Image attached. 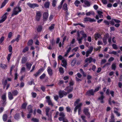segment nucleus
Wrapping results in <instances>:
<instances>
[{"mask_svg":"<svg viewBox=\"0 0 122 122\" xmlns=\"http://www.w3.org/2000/svg\"><path fill=\"white\" fill-rule=\"evenodd\" d=\"M103 17L102 15H96V19L98 20L99 17L100 18H102Z\"/></svg>","mask_w":122,"mask_h":122,"instance_id":"nucleus-44","label":"nucleus"},{"mask_svg":"<svg viewBox=\"0 0 122 122\" xmlns=\"http://www.w3.org/2000/svg\"><path fill=\"white\" fill-rule=\"evenodd\" d=\"M33 43V41L32 40H29L27 44L29 46H30L32 45Z\"/></svg>","mask_w":122,"mask_h":122,"instance_id":"nucleus-40","label":"nucleus"},{"mask_svg":"<svg viewBox=\"0 0 122 122\" xmlns=\"http://www.w3.org/2000/svg\"><path fill=\"white\" fill-rule=\"evenodd\" d=\"M42 16L41 12L40 11H37L35 17L36 20L37 21H39Z\"/></svg>","mask_w":122,"mask_h":122,"instance_id":"nucleus-3","label":"nucleus"},{"mask_svg":"<svg viewBox=\"0 0 122 122\" xmlns=\"http://www.w3.org/2000/svg\"><path fill=\"white\" fill-rule=\"evenodd\" d=\"M27 58L26 57H24L22 58L21 60L22 63L24 64L27 61Z\"/></svg>","mask_w":122,"mask_h":122,"instance_id":"nucleus-24","label":"nucleus"},{"mask_svg":"<svg viewBox=\"0 0 122 122\" xmlns=\"http://www.w3.org/2000/svg\"><path fill=\"white\" fill-rule=\"evenodd\" d=\"M112 46L114 49L117 50L118 49L117 46L116 44H113L112 45Z\"/></svg>","mask_w":122,"mask_h":122,"instance_id":"nucleus-50","label":"nucleus"},{"mask_svg":"<svg viewBox=\"0 0 122 122\" xmlns=\"http://www.w3.org/2000/svg\"><path fill=\"white\" fill-rule=\"evenodd\" d=\"M55 25L54 24H52L49 27V29L50 30H53L54 28Z\"/></svg>","mask_w":122,"mask_h":122,"instance_id":"nucleus-53","label":"nucleus"},{"mask_svg":"<svg viewBox=\"0 0 122 122\" xmlns=\"http://www.w3.org/2000/svg\"><path fill=\"white\" fill-rule=\"evenodd\" d=\"M26 65L27 67L30 70L31 68V67L32 66V64L30 63H27L26 64Z\"/></svg>","mask_w":122,"mask_h":122,"instance_id":"nucleus-37","label":"nucleus"},{"mask_svg":"<svg viewBox=\"0 0 122 122\" xmlns=\"http://www.w3.org/2000/svg\"><path fill=\"white\" fill-rule=\"evenodd\" d=\"M76 63V60H74L72 61L71 63V65L72 66H74Z\"/></svg>","mask_w":122,"mask_h":122,"instance_id":"nucleus-43","label":"nucleus"},{"mask_svg":"<svg viewBox=\"0 0 122 122\" xmlns=\"http://www.w3.org/2000/svg\"><path fill=\"white\" fill-rule=\"evenodd\" d=\"M85 5L87 7L90 6L91 5V2L87 0H84V1Z\"/></svg>","mask_w":122,"mask_h":122,"instance_id":"nucleus-20","label":"nucleus"},{"mask_svg":"<svg viewBox=\"0 0 122 122\" xmlns=\"http://www.w3.org/2000/svg\"><path fill=\"white\" fill-rule=\"evenodd\" d=\"M4 36H2L0 39V44L2 43L3 41H4Z\"/></svg>","mask_w":122,"mask_h":122,"instance_id":"nucleus-60","label":"nucleus"},{"mask_svg":"<svg viewBox=\"0 0 122 122\" xmlns=\"http://www.w3.org/2000/svg\"><path fill=\"white\" fill-rule=\"evenodd\" d=\"M12 36V33L11 32H10L8 34V37L9 38H11Z\"/></svg>","mask_w":122,"mask_h":122,"instance_id":"nucleus-64","label":"nucleus"},{"mask_svg":"<svg viewBox=\"0 0 122 122\" xmlns=\"http://www.w3.org/2000/svg\"><path fill=\"white\" fill-rule=\"evenodd\" d=\"M81 118L82 119L83 121L84 122H87V121L85 119L86 117L84 115H82L81 116Z\"/></svg>","mask_w":122,"mask_h":122,"instance_id":"nucleus-42","label":"nucleus"},{"mask_svg":"<svg viewBox=\"0 0 122 122\" xmlns=\"http://www.w3.org/2000/svg\"><path fill=\"white\" fill-rule=\"evenodd\" d=\"M42 27L41 26H38L37 29V30L38 32L41 31L42 30Z\"/></svg>","mask_w":122,"mask_h":122,"instance_id":"nucleus-46","label":"nucleus"},{"mask_svg":"<svg viewBox=\"0 0 122 122\" xmlns=\"http://www.w3.org/2000/svg\"><path fill=\"white\" fill-rule=\"evenodd\" d=\"M27 5H28L30 7L33 9L35 7H38L39 5L37 4H31L30 3H27Z\"/></svg>","mask_w":122,"mask_h":122,"instance_id":"nucleus-13","label":"nucleus"},{"mask_svg":"<svg viewBox=\"0 0 122 122\" xmlns=\"http://www.w3.org/2000/svg\"><path fill=\"white\" fill-rule=\"evenodd\" d=\"M73 87L70 86H68L65 89V90L67 91V93H69L71 92L73 90Z\"/></svg>","mask_w":122,"mask_h":122,"instance_id":"nucleus-12","label":"nucleus"},{"mask_svg":"<svg viewBox=\"0 0 122 122\" xmlns=\"http://www.w3.org/2000/svg\"><path fill=\"white\" fill-rule=\"evenodd\" d=\"M59 71L61 74H63L64 72L63 68L62 67L59 68Z\"/></svg>","mask_w":122,"mask_h":122,"instance_id":"nucleus-34","label":"nucleus"},{"mask_svg":"<svg viewBox=\"0 0 122 122\" xmlns=\"http://www.w3.org/2000/svg\"><path fill=\"white\" fill-rule=\"evenodd\" d=\"M54 99L56 101H57L59 98V96L57 95H55L54 96Z\"/></svg>","mask_w":122,"mask_h":122,"instance_id":"nucleus-57","label":"nucleus"},{"mask_svg":"<svg viewBox=\"0 0 122 122\" xmlns=\"http://www.w3.org/2000/svg\"><path fill=\"white\" fill-rule=\"evenodd\" d=\"M8 116L7 114H5L3 116V119L4 121H5L6 120Z\"/></svg>","mask_w":122,"mask_h":122,"instance_id":"nucleus-32","label":"nucleus"},{"mask_svg":"<svg viewBox=\"0 0 122 122\" xmlns=\"http://www.w3.org/2000/svg\"><path fill=\"white\" fill-rule=\"evenodd\" d=\"M109 35L108 34L106 36H105L104 37H103V43H104L105 45H106V44L107 43V39L108 37V36Z\"/></svg>","mask_w":122,"mask_h":122,"instance_id":"nucleus-23","label":"nucleus"},{"mask_svg":"<svg viewBox=\"0 0 122 122\" xmlns=\"http://www.w3.org/2000/svg\"><path fill=\"white\" fill-rule=\"evenodd\" d=\"M83 111L85 114L88 118H89L90 117V114L89 112V109L87 107H84Z\"/></svg>","mask_w":122,"mask_h":122,"instance_id":"nucleus-4","label":"nucleus"},{"mask_svg":"<svg viewBox=\"0 0 122 122\" xmlns=\"http://www.w3.org/2000/svg\"><path fill=\"white\" fill-rule=\"evenodd\" d=\"M13 95L11 92H9L8 94V97L9 99L10 100H11L13 98Z\"/></svg>","mask_w":122,"mask_h":122,"instance_id":"nucleus-21","label":"nucleus"},{"mask_svg":"<svg viewBox=\"0 0 122 122\" xmlns=\"http://www.w3.org/2000/svg\"><path fill=\"white\" fill-rule=\"evenodd\" d=\"M46 102H47L49 101H50L51 100L50 99V97L49 96H47L46 97Z\"/></svg>","mask_w":122,"mask_h":122,"instance_id":"nucleus-47","label":"nucleus"},{"mask_svg":"<svg viewBox=\"0 0 122 122\" xmlns=\"http://www.w3.org/2000/svg\"><path fill=\"white\" fill-rule=\"evenodd\" d=\"M84 20L85 21H89L91 22H95L96 21L94 19H91L90 17H86L84 18Z\"/></svg>","mask_w":122,"mask_h":122,"instance_id":"nucleus-14","label":"nucleus"},{"mask_svg":"<svg viewBox=\"0 0 122 122\" xmlns=\"http://www.w3.org/2000/svg\"><path fill=\"white\" fill-rule=\"evenodd\" d=\"M1 97L2 100V102H3V106H5L6 104L5 102L6 101V95L5 94H4L2 95Z\"/></svg>","mask_w":122,"mask_h":122,"instance_id":"nucleus-10","label":"nucleus"},{"mask_svg":"<svg viewBox=\"0 0 122 122\" xmlns=\"http://www.w3.org/2000/svg\"><path fill=\"white\" fill-rule=\"evenodd\" d=\"M42 70V69H41L39 70L37 72L36 74H34V75L36 77L37 76L39 75V74L41 72V71Z\"/></svg>","mask_w":122,"mask_h":122,"instance_id":"nucleus-31","label":"nucleus"},{"mask_svg":"<svg viewBox=\"0 0 122 122\" xmlns=\"http://www.w3.org/2000/svg\"><path fill=\"white\" fill-rule=\"evenodd\" d=\"M27 104L26 103H25L23 104L22 106V107L23 109H25L26 106Z\"/></svg>","mask_w":122,"mask_h":122,"instance_id":"nucleus-54","label":"nucleus"},{"mask_svg":"<svg viewBox=\"0 0 122 122\" xmlns=\"http://www.w3.org/2000/svg\"><path fill=\"white\" fill-rule=\"evenodd\" d=\"M93 49V47L92 46L90 47L88 50L86 52V56L88 57L89 55V54L91 53Z\"/></svg>","mask_w":122,"mask_h":122,"instance_id":"nucleus-8","label":"nucleus"},{"mask_svg":"<svg viewBox=\"0 0 122 122\" xmlns=\"http://www.w3.org/2000/svg\"><path fill=\"white\" fill-rule=\"evenodd\" d=\"M12 48L11 46L10 45L9 46V50L10 52H11L12 51Z\"/></svg>","mask_w":122,"mask_h":122,"instance_id":"nucleus-62","label":"nucleus"},{"mask_svg":"<svg viewBox=\"0 0 122 122\" xmlns=\"http://www.w3.org/2000/svg\"><path fill=\"white\" fill-rule=\"evenodd\" d=\"M116 67V63H113L112 65V69L115 70Z\"/></svg>","mask_w":122,"mask_h":122,"instance_id":"nucleus-38","label":"nucleus"},{"mask_svg":"<svg viewBox=\"0 0 122 122\" xmlns=\"http://www.w3.org/2000/svg\"><path fill=\"white\" fill-rule=\"evenodd\" d=\"M50 108L48 107L46 108V115L48 117V120L50 122H51L52 121V114L54 110H51V111L50 113Z\"/></svg>","mask_w":122,"mask_h":122,"instance_id":"nucleus-1","label":"nucleus"},{"mask_svg":"<svg viewBox=\"0 0 122 122\" xmlns=\"http://www.w3.org/2000/svg\"><path fill=\"white\" fill-rule=\"evenodd\" d=\"M101 95L98 98V100L100 101V102L102 103H104L103 99L105 98V96L103 95V93L102 92H100Z\"/></svg>","mask_w":122,"mask_h":122,"instance_id":"nucleus-7","label":"nucleus"},{"mask_svg":"<svg viewBox=\"0 0 122 122\" xmlns=\"http://www.w3.org/2000/svg\"><path fill=\"white\" fill-rule=\"evenodd\" d=\"M0 66L3 69H4L6 68V66L5 64H0Z\"/></svg>","mask_w":122,"mask_h":122,"instance_id":"nucleus-41","label":"nucleus"},{"mask_svg":"<svg viewBox=\"0 0 122 122\" xmlns=\"http://www.w3.org/2000/svg\"><path fill=\"white\" fill-rule=\"evenodd\" d=\"M11 93L13 96H15L18 94V92L16 90H15L12 91Z\"/></svg>","mask_w":122,"mask_h":122,"instance_id":"nucleus-27","label":"nucleus"},{"mask_svg":"<svg viewBox=\"0 0 122 122\" xmlns=\"http://www.w3.org/2000/svg\"><path fill=\"white\" fill-rule=\"evenodd\" d=\"M65 117H59L58 118L59 120L60 121H63L64 119H65Z\"/></svg>","mask_w":122,"mask_h":122,"instance_id":"nucleus-55","label":"nucleus"},{"mask_svg":"<svg viewBox=\"0 0 122 122\" xmlns=\"http://www.w3.org/2000/svg\"><path fill=\"white\" fill-rule=\"evenodd\" d=\"M94 12L91 11L86 13V15H90L91 14H94Z\"/></svg>","mask_w":122,"mask_h":122,"instance_id":"nucleus-36","label":"nucleus"},{"mask_svg":"<svg viewBox=\"0 0 122 122\" xmlns=\"http://www.w3.org/2000/svg\"><path fill=\"white\" fill-rule=\"evenodd\" d=\"M8 1V0H5L1 5L0 7V8H1L3 7Z\"/></svg>","mask_w":122,"mask_h":122,"instance_id":"nucleus-28","label":"nucleus"},{"mask_svg":"<svg viewBox=\"0 0 122 122\" xmlns=\"http://www.w3.org/2000/svg\"><path fill=\"white\" fill-rule=\"evenodd\" d=\"M82 103H80L77 105L74 108V111L75 112L77 111V109H78V112H81V107L82 105Z\"/></svg>","mask_w":122,"mask_h":122,"instance_id":"nucleus-5","label":"nucleus"},{"mask_svg":"<svg viewBox=\"0 0 122 122\" xmlns=\"http://www.w3.org/2000/svg\"><path fill=\"white\" fill-rule=\"evenodd\" d=\"M94 36L96 41L97 40L98 38H100L101 36V35L97 33L95 34L94 35Z\"/></svg>","mask_w":122,"mask_h":122,"instance_id":"nucleus-19","label":"nucleus"},{"mask_svg":"<svg viewBox=\"0 0 122 122\" xmlns=\"http://www.w3.org/2000/svg\"><path fill=\"white\" fill-rule=\"evenodd\" d=\"M27 109L28 111H29V113H32V107L31 105H29L28 106Z\"/></svg>","mask_w":122,"mask_h":122,"instance_id":"nucleus-25","label":"nucleus"},{"mask_svg":"<svg viewBox=\"0 0 122 122\" xmlns=\"http://www.w3.org/2000/svg\"><path fill=\"white\" fill-rule=\"evenodd\" d=\"M63 9L65 10H67V5L66 3H65L63 5Z\"/></svg>","mask_w":122,"mask_h":122,"instance_id":"nucleus-33","label":"nucleus"},{"mask_svg":"<svg viewBox=\"0 0 122 122\" xmlns=\"http://www.w3.org/2000/svg\"><path fill=\"white\" fill-rule=\"evenodd\" d=\"M46 76V75L45 73H43L40 77L41 79H43Z\"/></svg>","mask_w":122,"mask_h":122,"instance_id":"nucleus-45","label":"nucleus"},{"mask_svg":"<svg viewBox=\"0 0 122 122\" xmlns=\"http://www.w3.org/2000/svg\"><path fill=\"white\" fill-rule=\"evenodd\" d=\"M62 66L65 68L66 67L67 62L66 60L64 59L62 61Z\"/></svg>","mask_w":122,"mask_h":122,"instance_id":"nucleus-17","label":"nucleus"},{"mask_svg":"<svg viewBox=\"0 0 122 122\" xmlns=\"http://www.w3.org/2000/svg\"><path fill=\"white\" fill-rule=\"evenodd\" d=\"M80 2L78 0H76L74 4L76 6L78 7L79 5L80 4Z\"/></svg>","mask_w":122,"mask_h":122,"instance_id":"nucleus-30","label":"nucleus"},{"mask_svg":"<svg viewBox=\"0 0 122 122\" xmlns=\"http://www.w3.org/2000/svg\"><path fill=\"white\" fill-rule=\"evenodd\" d=\"M11 56V54H9L7 57V59L8 61H9L10 59V57Z\"/></svg>","mask_w":122,"mask_h":122,"instance_id":"nucleus-58","label":"nucleus"},{"mask_svg":"<svg viewBox=\"0 0 122 122\" xmlns=\"http://www.w3.org/2000/svg\"><path fill=\"white\" fill-rule=\"evenodd\" d=\"M57 0H52V5L54 7H55L56 4Z\"/></svg>","mask_w":122,"mask_h":122,"instance_id":"nucleus-29","label":"nucleus"},{"mask_svg":"<svg viewBox=\"0 0 122 122\" xmlns=\"http://www.w3.org/2000/svg\"><path fill=\"white\" fill-rule=\"evenodd\" d=\"M21 8L19 7V5L17 6L13 9V12L11 15V16H13L15 15H17L19 12H21Z\"/></svg>","mask_w":122,"mask_h":122,"instance_id":"nucleus-2","label":"nucleus"},{"mask_svg":"<svg viewBox=\"0 0 122 122\" xmlns=\"http://www.w3.org/2000/svg\"><path fill=\"white\" fill-rule=\"evenodd\" d=\"M8 13H5L2 16L1 19L0 20V23H1L4 21L7 18V15H8Z\"/></svg>","mask_w":122,"mask_h":122,"instance_id":"nucleus-6","label":"nucleus"},{"mask_svg":"<svg viewBox=\"0 0 122 122\" xmlns=\"http://www.w3.org/2000/svg\"><path fill=\"white\" fill-rule=\"evenodd\" d=\"M48 12H44L43 14V19L44 21H46L48 17Z\"/></svg>","mask_w":122,"mask_h":122,"instance_id":"nucleus-16","label":"nucleus"},{"mask_svg":"<svg viewBox=\"0 0 122 122\" xmlns=\"http://www.w3.org/2000/svg\"><path fill=\"white\" fill-rule=\"evenodd\" d=\"M20 36L19 35H18L16 38L15 39V40L17 42H18L20 38Z\"/></svg>","mask_w":122,"mask_h":122,"instance_id":"nucleus-61","label":"nucleus"},{"mask_svg":"<svg viewBox=\"0 0 122 122\" xmlns=\"http://www.w3.org/2000/svg\"><path fill=\"white\" fill-rule=\"evenodd\" d=\"M31 94L33 98H35L37 94L36 93L32 92L31 93Z\"/></svg>","mask_w":122,"mask_h":122,"instance_id":"nucleus-51","label":"nucleus"},{"mask_svg":"<svg viewBox=\"0 0 122 122\" xmlns=\"http://www.w3.org/2000/svg\"><path fill=\"white\" fill-rule=\"evenodd\" d=\"M59 115L60 116L63 117H65V116L64 113L63 112H61L60 113Z\"/></svg>","mask_w":122,"mask_h":122,"instance_id":"nucleus-52","label":"nucleus"},{"mask_svg":"<svg viewBox=\"0 0 122 122\" xmlns=\"http://www.w3.org/2000/svg\"><path fill=\"white\" fill-rule=\"evenodd\" d=\"M94 90L92 89H91L87 91L86 93V95L88 96H90L91 95H94Z\"/></svg>","mask_w":122,"mask_h":122,"instance_id":"nucleus-15","label":"nucleus"},{"mask_svg":"<svg viewBox=\"0 0 122 122\" xmlns=\"http://www.w3.org/2000/svg\"><path fill=\"white\" fill-rule=\"evenodd\" d=\"M48 103V105H51L52 107L53 106V104L51 100L50 101H49L47 102Z\"/></svg>","mask_w":122,"mask_h":122,"instance_id":"nucleus-49","label":"nucleus"},{"mask_svg":"<svg viewBox=\"0 0 122 122\" xmlns=\"http://www.w3.org/2000/svg\"><path fill=\"white\" fill-rule=\"evenodd\" d=\"M47 71L50 76L52 75L53 74L52 71L50 67H48L47 69Z\"/></svg>","mask_w":122,"mask_h":122,"instance_id":"nucleus-18","label":"nucleus"},{"mask_svg":"<svg viewBox=\"0 0 122 122\" xmlns=\"http://www.w3.org/2000/svg\"><path fill=\"white\" fill-rule=\"evenodd\" d=\"M20 118L19 114L18 113H16L15 114L14 116V118L16 120L19 119Z\"/></svg>","mask_w":122,"mask_h":122,"instance_id":"nucleus-35","label":"nucleus"},{"mask_svg":"<svg viewBox=\"0 0 122 122\" xmlns=\"http://www.w3.org/2000/svg\"><path fill=\"white\" fill-rule=\"evenodd\" d=\"M31 120L34 122H38V120L36 118H33Z\"/></svg>","mask_w":122,"mask_h":122,"instance_id":"nucleus-56","label":"nucleus"},{"mask_svg":"<svg viewBox=\"0 0 122 122\" xmlns=\"http://www.w3.org/2000/svg\"><path fill=\"white\" fill-rule=\"evenodd\" d=\"M111 119L109 120V122H115V120L114 119V116L113 114H111Z\"/></svg>","mask_w":122,"mask_h":122,"instance_id":"nucleus-22","label":"nucleus"},{"mask_svg":"<svg viewBox=\"0 0 122 122\" xmlns=\"http://www.w3.org/2000/svg\"><path fill=\"white\" fill-rule=\"evenodd\" d=\"M69 84L70 85L69 86H71L73 85L74 84V81L72 79H71L70 81Z\"/></svg>","mask_w":122,"mask_h":122,"instance_id":"nucleus-48","label":"nucleus"},{"mask_svg":"<svg viewBox=\"0 0 122 122\" xmlns=\"http://www.w3.org/2000/svg\"><path fill=\"white\" fill-rule=\"evenodd\" d=\"M80 71L81 72V73L83 74V76H86V74L84 73V72L82 69H80Z\"/></svg>","mask_w":122,"mask_h":122,"instance_id":"nucleus-59","label":"nucleus"},{"mask_svg":"<svg viewBox=\"0 0 122 122\" xmlns=\"http://www.w3.org/2000/svg\"><path fill=\"white\" fill-rule=\"evenodd\" d=\"M92 61H93L95 63L96 61V60L92 58L91 57L86 58L85 60V62L86 63L88 62L89 63H90Z\"/></svg>","mask_w":122,"mask_h":122,"instance_id":"nucleus-11","label":"nucleus"},{"mask_svg":"<svg viewBox=\"0 0 122 122\" xmlns=\"http://www.w3.org/2000/svg\"><path fill=\"white\" fill-rule=\"evenodd\" d=\"M59 97L60 98H61L64 96V95H67V93L63 91H60L59 92Z\"/></svg>","mask_w":122,"mask_h":122,"instance_id":"nucleus-9","label":"nucleus"},{"mask_svg":"<svg viewBox=\"0 0 122 122\" xmlns=\"http://www.w3.org/2000/svg\"><path fill=\"white\" fill-rule=\"evenodd\" d=\"M114 113H116L118 116H119L120 115V114L117 111L114 110Z\"/></svg>","mask_w":122,"mask_h":122,"instance_id":"nucleus-63","label":"nucleus"},{"mask_svg":"<svg viewBox=\"0 0 122 122\" xmlns=\"http://www.w3.org/2000/svg\"><path fill=\"white\" fill-rule=\"evenodd\" d=\"M50 2L48 1L46 2L44 4V6L46 8H48L49 7Z\"/></svg>","mask_w":122,"mask_h":122,"instance_id":"nucleus-26","label":"nucleus"},{"mask_svg":"<svg viewBox=\"0 0 122 122\" xmlns=\"http://www.w3.org/2000/svg\"><path fill=\"white\" fill-rule=\"evenodd\" d=\"M29 50V48L28 47L26 46L24 48L22 52L24 53H25L28 51Z\"/></svg>","mask_w":122,"mask_h":122,"instance_id":"nucleus-39","label":"nucleus"}]
</instances>
